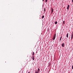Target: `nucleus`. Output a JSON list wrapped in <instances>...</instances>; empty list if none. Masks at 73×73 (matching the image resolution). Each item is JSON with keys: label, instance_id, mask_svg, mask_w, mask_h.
<instances>
[{"label": "nucleus", "instance_id": "obj_1", "mask_svg": "<svg viewBox=\"0 0 73 73\" xmlns=\"http://www.w3.org/2000/svg\"><path fill=\"white\" fill-rule=\"evenodd\" d=\"M56 38V34H55L54 36V37H53V40H54L55 39V38Z\"/></svg>", "mask_w": 73, "mask_h": 73}, {"label": "nucleus", "instance_id": "obj_2", "mask_svg": "<svg viewBox=\"0 0 73 73\" xmlns=\"http://www.w3.org/2000/svg\"><path fill=\"white\" fill-rule=\"evenodd\" d=\"M53 12V9L52 8H51V13L52 14Z\"/></svg>", "mask_w": 73, "mask_h": 73}, {"label": "nucleus", "instance_id": "obj_3", "mask_svg": "<svg viewBox=\"0 0 73 73\" xmlns=\"http://www.w3.org/2000/svg\"><path fill=\"white\" fill-rule=\"evenodd\" d=\"M61 45L62 47H64V43H63L61 44Z\"/></svg>", "mask_w": 73, "mask_h": 73}, {"label": "nucleus", "instance_id": "obj_4", "mask_svg": "<svg viewBox=\"0 0 73 73\" xmlns=\"http://www.w3.org/2000/svg\"><path fill=\"white\" fill-rule=\"evenodd\" d=\"M35 73H38V71L37 70H36L35 71Z\"/></svg>", "mask_w": 73, "mask_h": 73}, {"label": "nucleus", "instance_id": "obj_5", "mask_svg": "<svg viewBox=\"0 0 73 73\" xmlns=\"http://www.w3.org/2000/svg\"><path fill=\"white\" fill-rule=\"evenodd\" d=\"M69 6H70L69 5H68L67 7V9H69Z\"/></svg>", "mask_w": 73, "mask_h": 73}, {"label": "nucleus", "instance_id": "obj_6", "mask_svg": "<svg viewBox=\"0 0 73 73\" xmlns=\"http://www.w3.org/2000/svg\"><path fill=\"white\" fill-rule=\"evenodd\" d=\"M69 35V34L68 33L67 34V35H66V37L67 38H68V35Z\"/></svg>", "mask_w": 73, "mask_h": 73}, {"label": "nucleus", "instance_id": "obj_7", "mask_svg": "<svg viewBox=\"0 0 73 73\" xmlns=\"http://www.w3.org/2000/svg\"><path fill=\"white\" fill-rule=\"evenodd\" d=\"M62 38V36H61L60 37V40H59L60 41L61 40Z\"/></svg>", "mask_w": 73, "mask_h": 73}, {"label": "nucleus", "instance_id": "obj_8", "mask_svg": "<svg viewBox=\"0 0 73 73\" xmlns=\"http://www.w3.org/2000/svg\"><path fill=\"white\" fill-rule=\"evenodd\" d=\"M54 23H55V24H57V22L55 21L54 22Z\"/></svg>", "mask_w": 73, "mask_h": 73}, {"label": "nucleus", "instance_id": "obj_9", "mask_svg": "<svg viewBox=\"0 0 73 73\" xmlns=\"http://www.w3.org/2000/svg\"><path fill=\"white\" fill-rule=\"evenodd\" d=\"M38 73H39V72H40V69L38 68Z\"/></svg>", "mask_w": 73, "mask_h": 73}, {"label": "nucleus", "instance_id": "obj_10", "mask_svg": "<svg viewBox=\"0 0 73 73\" xmlns=\"http://www.w3.org/2000/svg\"><path fill=\"white\" fill-rule=\"evenodd\" d=\"M44 15H43L42 16V19H44Z\"/></svg>", "mask_w": 73, "mask_h": 73}, {"label": "nucleus", "instance_id": "obj_11", "mask_svg": "<svg viewBox=\"0 0 73 73\" xmlns=\"http://www.w3.org/2000/svg\"><path fill=\"white\" fill-rule=\"evenodd\" d=\"M63 24H65V21H63Z\"/></svg>", "mask_w": 73, "mask_h": 73}, {"label": "nucleus", "instance_id": "obj_12", "mask_svg": "<svg viewBox=\"0 0 73 73\" xmlns=\"http://www.w3.org/2000/svg\"><path fill=\"white\" fill-rule=\"evenodd\" d=\"M34 54H35V52H33V56H34Z\"/></svg>", "mask_w": 73, "mask_h": 73}, {"label": "nucleus", "instance_id": "obj_13", "mask_svg": "<svg viewBox=\"0 0 73 73\" xmlns=\"http://www.w3.org/2000/svg\"><path fill=\"white\" fill-rule=\"evenodd\" d=\"M44 12H45V8L44 9Z\"/></svg>", "mask_w": 73, "mask_h": 73}, {"label": "nucleus", "instance_id": "obj_14", "mask_svg": "<svg viewBox=\"0 0 73 73\" xmlns=\"http://www.w3.org/2000/svg\"><path fill=\"white\" fill-rule=\"evenodd\" d=\"M48 1V0H45V3H46Z\"/></svg>", "mask_w": 73, "mask_h": 73}, {"label": "nucleus", "instance_id": "obj_15", "mask_svg": "<svg viewBox=\"0 0 73 73\" xmlns=\"http://www.w3.org/2000/svg\"><path fill=\"white\" fill-rule=\"evenodd\" d=\"M32 59H33V60H35V58H33Z\"/></svg>", "mask_w": 73, "mask_h": 73}, {"label": "nucleus", "instance_id": "obj_16", "mask_svg": "<svg viewBox=\"0 0 73 73\" xmlns=\"http://www.w3.org/2000/svg\"><path fill=\"white\" fill-rule=\"evenodd\" d=\"M73 38V37L71 36V40H72V39Z\"/></svg>", "mask_w": 73, "mask_h": 73}, {"label": "nucleus", "instance_id": "obj_17", "mask_svg": "<svg viewBox=\"0 0 73 73\" xmlns=\"http://www.w3.org/2000/svg\"><path fill=\"white\" fill-rule=\"evenodd\" d=\"M72 69H73V65L72 66Z\"/></svg>", "mask_w": 73, "mask_h": 73}, {"label": "nucleus", "instance_id": "obj_18", "mask_svg": "<svg viewBox=\"0 0 73 73\" xmlns=\"http://www.w3.org/2000/svg\"><path fill=\"white\" fill-rule=\"evenodd\" d=\"M32 58H34V56H33V55L32 56Z\"/></svg>", "mask_w": 73, "mask_h": 73}, {"label": "nucleus", "instance_id": "obj_19", "mask_svg": "<svg viewBox=\"0 0 73 73\" xmlns=\"http://www.w3.org/2000/svg\"><path fill=\"white\" fill-rule=\"evenodd\" d=\"M73 36V34L72 35L71 37H72Z\"/></svg>", "mask_w": 73, "mask_h": 73}, {"label": "nucleus", "instance_id": "obj_20", "mask_svg": "<svg viewBox=\"0 0 73 73\" xmlns=\"http://www.w3.org/2000/svg\"><path fill=\"white\" fill-rule=\"evenodd\" d=\"M72 2L73 3V0H72Z\"/></svg>", "mask_w": 73, "mask_h": 73}, {"label": "nucleus", "instance_id": "obj_21", "mask_svg": "<svg viewBox=\"0 0 73 73\" xmlns=\"http://www.w3.org/2000/svg\"><path fill=\"white\" fill-rule=\"evenodd\" d=\"M43 1H44V0H42Z\"/></svg>", "mask_w": 73, "mask_h": 73}]
</instances>
